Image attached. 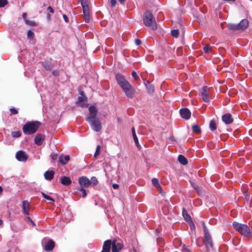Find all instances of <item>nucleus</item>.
Returning <instances> with one entry per match:
<instances>
[{"label": "nucleus", "instance_id": "nucleus-14", "mask_svg": "<svg viewBox=\"0 0 252 252\" xmlns=\"http://www.w3.org/2000/svg\"><path fill=\"white\" fill-rule=\"evenodd\" d=\"M112 247V242L111 240L105 241L102 247V250L101 252H110L111 247Z\"/></svg>", "mask_w": 252, "mask_h": 252}, {"label": "nucleus", "instance_id": "nucleus-17", "mask_svg": "<svg viewBox=\"0 0 252 252\" xmlns=\"http://www.w3.org/2000/svg\"><path fill=\"white\" fill-rule=\"evenodd\" d=\"M222 121L226 125H229L232 123L233 119L232 115L230 113H226L222 115Z\"/></svg>", "mask_w": 252, "mask_h": 252}, {"label": "nucleus", "instance_id": "nucleus-39", "mask_svg": "<svg viewBox=\"0 0 252 252\" xmlns=\"http://www.w3.org/2000/svg\"><path fill=\"white\" fill-rule=\"evenodd\" d=\"M191 185L192 187L197 191L198 193H199L201 191L200 189L198 187L195 183H191Z\"/></svg>", "mask_w": 252, "mask_h": 252}, {"label": "nucleus", "instance_id": "nucleus-46", "mask_svg": "<svg viewBox=\"0 0 252 252\" xmlns=\"http://www.w3.org/2000/svg\"><path fill=\"white\" fill-rule=\"evenodd\" d=\"M25 22L27 24L30 25L31 26L35 25V23L33 21H29L28 20H26Z\"/></svg>", "mask_w": 252, "mask_h": 252}, {"label": "nucleus", "instance_id": "nucleus-51", "mask_svg": "<svg viewBox=\"0 0 252 252\" xmlns=\"http://www.w3.org/2000/svg\"><path fill=\"white\" fill-rule=\"evenodd\" d=\"M47 9L49 10L50 12L52 13H53L54 12V10L51 6H49Z\"/></svg>", "mask_w": 252, "mask_h": 252}, {"label": "nucleus", "instance_id": "nucleus-62", "mask_svg": "<svg viewBox=\"0 0 252 252\" xmlns=\"http://www.w3.org/2000/svg\"><path fill=\"white\" fill-rule=\"evenodd\" d=\"M2 188L0 186V194L2 192Z\"/></svg>", "mask_w": 252, "mask_h": 252}, {"label": "nucleus", "instance_id": "nucleus-4", "mask_svg": "<svg viewBox=\"0 0 252 252\" xmlns=\"http://www.w3.org/2000/svg\"><path fill=\"white\" fill-rule=\"evenodd\" d=\"M143 22L145 26L151 27L153 30L157 29V25L150 11H147L144 13Z\"/></svg>", "mask_w": 252, "mask_h": 252}, {"label": "nucleus", "instance_id": "nucleus-22", "mask_svg": "<svg viewBox=\"0 0 252 252\" xmlns=\"http://www.w3.org/2000/svg\"><path fill=\"white\" fill-rule=\"evenodd\" d=\"M54 173H55L53 170L47 171L44 173V176L45 179L50 181L53 178Z\"/></svg>", "mask_w": 252, "mask_h": 252}, {"label": "nucleus", "instance_id": "nucleus-28", "mask_svg": "<svg viewBox=\"0 0 252 252\" xmlns=\"http://www.w3.org/2000/svg\"><path fill=\"white\" fill-rule=\"evenodd\" d=\"M152 181L154 186L156 187L158 189H160L161 192V187L160 184H159L158 179L157 178H153Z\"/></svg>", "mask_w": 252, "mask_h": 252}, {"label": "nucleus", "instance_id": "nucleus-5", "mask_svg": "<svg viewBox=\"0 0 252 252\" xmlns=\"http://www.w3.org/2000/svg\"><path fill=\"white\" fill-rule=\"evenodd\" d=\"M116 79L118 84L122 88L123 91L127 88L129 87V86L131 85L127 80H126V79L120 73H117L116 75Z\"/></svg>", "mask_w": 252, "mask_h": 252}, {"label": "nucleus", "instance_id": "nucleus-24", "mask_svg": "<svg viewBox=\"0 0 252 252\" xmlns=\"http://www.w3.org/2000/svg\"><path fill=\"white\" fill-rule=\"evenodd\" d=\"M70 159L69 156H60L59 157V162L63 165H65Z\"/></svg>", "mask_w": 252, "mask_h": 252}, {"label": "nucleus", "instance_id": "nucleus-12", "mask_svg": "<svg viewBox=\"0 0 252 252\" xmlns=\"http://www.w3.org/2000/svg\"><path fill=\"white\" fill-rule=\"evenodd\" d=\"M78 182L82 188H87L91 185V181L85 176L80 177Z\"/></svg>", "mask_w": 252, "mask_h": 252}, {"label": "nucleus", "instance_id": "nucleus-20", "mask_svg": "<svg viewBox=\"0 0 252 252\" xmlns=\"http://www.w3.org/2000/svg\"><path fill=\"white\" fill-rule=\"evenodd\" d=\"M249 25V22L247 19H243L238 24L239 30H243L246 29Z\"/></svg>", "mask_w": 252, "mask_h": 252}, {"label": "nucleus", "instance_id": "nucleus-61", "mask_svg": "<svg viewBox=\"0 0 252 252\" xmlns=\"http://www.w3.org/2000/svg\"><path fill=\"white\" fill-rule=\"evenodd\" d=\"M170 139L171 140V141H174V137L173 136H171L170 137Z\"/></svg>", "mask_w": 252, "mask_h": 252}, {"label": "nucleus", "instance_id": "nucleus-31", "mask_svg": "<svg viewBox=\"0 0 252 252\" xmlns=\"http://www.w3.org/2000/svg\"><path fill=\"white\" fill-rule=\"evenodd\" d=\"M209 127L212 131H214L217 129L216 123L215 120H212L210 122Z\"/></svg>", "mask_w": 252, "mask_h": 252}, {"label": "nucleus", "instance_id": "nucleus-47", "mask_svg": "<svg viewBox=\"0 0 252 252\" xmlns=\"http://www.w3.org/2000/svg\"><path fill=\"white\" fill-rule=\"evenodd\" d=\"M202 225H203V228H204V232L205 233V232H209L204 222H202Z\"/></svg>", "mask_w": 252, "mask_h": 252}, {"label": "nucleus", "instance_id": "nucleus-6", "mask_svg": "<svg viewBox=\"0 0 252 252\" xmlns=\"http://www.w3.org/2000/svg\"><path fill=\"white\" fill-rule=\"evenodd\" d=\"M210 88L207 86H204L199 90V95L206 102L210 101Z\"/></svg>", "mask_w": 252, "mask_h": 252}, {"label": "nucleus", "instance_id": "nucleus-45", "mask_svg": "<svg viewBox=\"0 0 252 252\" xmlns=\"http://www.w3.org/2000/svg\"><path fill=\"white\" fill-rule=\"evenodd\" d=\"M10 111L12 114H17L18 113V111L15 108H11Z\"/></svg>", "mask_w": 252, "mask_h": 252}, {"label": "nucleus", "instance_id": "nucleus-16", "mask_svg": "<svg viewBox=\"0 0 252 252\" xmlns=\"http://www.w3.org/2000/svg\"><path fill=\"white\" fill-rule=\"evenodd\" d=\"M180 113L182 118L188 120L191 115L189 110L187 108H182L180 111Z\"/></svg>", "mask_w": 252, "mask_h": 252}, {"label": "nucleus", "instance_id": "nucleus-50", "mask_svg": "<svg viewBox=\"0 0 252 252\" xmlns=\"http://www.w3.org/2000/svg\"><path fill=\"white\" fill-rule=\"evenodd\" d=\"M63 19H64V20L65 21V22H66V23L68 22V19L67 16L66 15L63 14Z\"/></svg>", "mask_w": 252, "mask_h": 252}, {"label": "nucleus", "instance_id": "nucleus-57", "mask_svg": "<svg viewBox=\"0 0 252 252\" xmlns=\"http://www.w3.org/2000/svg\"><path fill=\"white\" fill-rule=\"evenodd\" d=\"M26 220H29V221H31V220H31V219L30 218V217H26Z\"/></svg>", "mask_w": 252, "mask_h": 252}, {"label": "nucleus", "instance_id": "nucleus-53", "mask_svg": "<svg viewBox=\"0 0 252 252\" xmlns=\"http://www.w3.org/2000/svg\"><path fill=\"white\" fill-rule=\"evenodd\" d=\"M245 198L247 201H249L250 200V195L248 193H246Z\"/></svg>", "mask_w": 252, "mask_h": 252}, {"label": "nucleus", "instance_id": "nucleus-40", "mask_svg": "<svg viewBox=\"0 0 252 252\" xmlns=\"http://www.w3.org/2000/svg\"><path fill=\"white\" fill-rule=\"evenodd\" d=\"M203 50L206 53H209L211 51L210 47L209 45H206L203 47Z\"/></svg>", "mask_w": 252, "mask_h": 252}, {"label": "nucleus", "instance_id": "nucleus-63", "mask_svg": "<svg viewBox=\"0 0 252 252\" xmlns=\"http://www.w3.org/2000/svg\"><path fill=\"white\" fill-rule=\"evenodd\" d=\"M30 222H31V223H32L33 225H35V224H34V222H33L32 220H31Z\"/></svg>", "mask_w": 252, "mask_h": 252}, {"label": "nucleus", "instance_id": "nucleus-43", "mask_svg": "<svg viewBox=\"0 0 252 252\" xmlns=\"http://www.w3.org/2000/svg\"><path fill=\"white\" fill-rule=\"evenodd\" d=\"M50 157L52 159L53 161H54L56 159H57L58 155L55 153H52L50 155Z\"/></svg>", "mask_w": 252, "mask_h": 252}, {"label": "nucleus", "instance_id": "nucleus-26", "mask_svg": "<svg viewBox=\"0 0 252 252\" xmlns=\"http://www.w3.org/2000/svg\"><path fill=\"white\" fill-rule=\"evenodd\" d=\"M178 160L179 162L183 165H186L188 163L187 159L182 155L178 156Z\"/></svg>", "mask_w": 252, "mask_h": 252}, {"label": "nucleus", "instance_id": "nucleus-55", "mask_svg": "<svg viewBox=\"0 0 252 252\" xmlns=\"http://www.w3.org/2000/svg\"><path fill=\"white\" fill-rule=\"evenodd\" d=\"M58 73L59 72L57 70H54L52 73L53 75L57 76L58 75Z\"/></svg>", "mask_w": 252, "mask_h": 252}, {"label": "nucleus", "instance_id": "nucleus-64", "mask_svg": "<svg viewBox=\"0 0 252 252\" xmlns=\"http://www.w3.org/2000/svg\"><path fill=\"white\" fill-rule=\"evenodd\" d=\"M3 223V221L1 220L0 219V225H1Z\"/></svg>", "mask_w": 252, "mask_h": 252}, {"label": "nucleus", "instance_id": "nucleus-36", "mask_svg": "<svg viewBox=\"0 0 252 252\" xmlns=\"http://www.w3.org/2000/svg\"><path fill=\"white\" fill-rule=\"evenodd\" d=\"M101 147L100 145H97L95 150V152L94 154V157L96 158L97 156L100 154Z\"/></svg>", "mask_w": 252, "mask_h": 252}, {"label": "nucleus", "instance_id": "nucleus-30", "mask_svg": "<svg viewBox=\"0 0 252 252\" xmlns=\"http://www.w3.org/2000/svg\"><path fill=\"white\" fill-rule=\"evenodd\" d=\"M229 30L232 31H239L238 24H229L228 25Z\"/></svg>", "mask_w": 252, "mask_h": 252}, {"label": "nucleus", "instance_id": "nucleus-42", "mask_svg": "<svg viewBox=\"0 0 252 252\" xmlns=\"http://www.w3.org/2000/svg\"><path fill=\"white\" fill-rule=\"evenodd\" d=\"M7 3V0H0V7H4Z\"/></svg>", "mask_w": 252, "mask_h": 252}, {"label": "nucleus", "instance_id": "nucleus-23", "mask_svg": "<svg viewBox=\"0 0 252 252\" xmlns=\"http://www.w3.org/2000/svg\"><path fill=\"white\" fill-rule=\"evenodd\" d=\"M61 183L65 186H68L71 183V180L68 177L63 176L60 178Z\"/></svg>", "mask_w": 252, "mask_h": 252}, {"label": "nucleus", "instance_id": "nucleus-41", "mask_svg": "<svg viewBox=\"0 0 252 252\" xmlns=\"http://www.w3.org/2000/svg\"><path fill=\"white\" fill-rule=\"evenodd\" d=\"M131 75L135 79V80H138V79H139V77L138 76L136 71H133L131 73Z\"/></svg>", "mask_w": 252, "mask_h": 252}, {"label": "nucleus", "instance_id": "nucleus-44", "mask_svg": "<svg viewBox=\"0 0 252 252\" xmlns=\"http://www.w3.org/2000/svg\"><path fill=\"white\" fill-rule=\"evenodd\" d=\"M34 33L32 31H28L27 32V36L29 38H32L33 36Z\"/></svg>", "mask_w": 252, "mask_h": 252}, {"label": "nucleus", "instance_id": "nucleus-60", "mask_svg": "<svg viewBox=\"0 0 252 252\" xmlns=\"http://www.w3.org/2000/svg\"><path fill=\"white\" fill-rule=\"evenodd\" d=\"M185 252H190V250L189 249H185Z\"/></svg>", "mask_w": 252, "mask_h": 252}, {"label": "nucleus", "instance_id": "nucleus-38", "mask_svg": "<svg viewBox=\"0 0 252 252\" xmlns=\"http://www.w3.org/2000/svg\"><path fill=\"white\" fill-rule=\"evenodd\" d=\"M91 185L92 184L94 186L96 185L98 183V181L96 177H92L91 178Z\"/></svg>", "mask_w": 252, "mask_h": 252}, {"label": "nucleus", "instance_id": "nucleus-52", "mask_svg": "<svg viewBox=\"0 0 252 252\" xmlns=\"http://www.w3.org/2000/svg\"><path fill=\"white\" fill-rule=\"evenodd\" d=\"M112 186L114 189H118L119 187L117 184H113Z\"/></svg>", "mask_w": 252, "mask_h": 252}, {"label": "nucleus", "instance_id": "nucleus-21", "mask_svg": "<svg viewBox=\"0 0 252 252\" xmlns=\"http://www.w3.org/2000/svg\"><path fill=\"white\" fill-rule=\"evenodd\" d=\"M30 204L27 201H23L22 202V209L23 213L25 215H29V210Z\"/></svg>", "mask_w": 252, "mask_h": 252}, {"label": "nucleus", "instance_id": "nucleus-9", "mask_svg": "<svg viewBox=\"0 0 252 252\" xmlns=\"http://www.w3.org/2000/svg\"><path fill=\"white\" fill-rule=\"evenodd\" d=\"M83 11L85 17V20L86 23H89L90 20V9L87 3L82 4Z\"/></svg>", "mask_w": 252, "mask_h": 252}, {"label": "nucleus", "instance_id": "nucleus-35", "mask_svg": "<svg viewBox=\"0 0 252 252\" xmlns=\"http://www.w3.org/2000/svg\"><path fill=\"white\" fill-rule=\"evenodd\" d=\"M41 194L43 196V197L45 198L46 199L48 200H49V201H51L53 202H54L55 201L54 199L53 198H52V197H51L50 196H48V195L46 194L45 193H44L43 192H41Z\"/></svg>", "mask_w": 252, "mask_h": 252}, {"label": "nucleus", "instance_id": "nucleus-3", "mask_svg": "<svg viewBox=\"0 0 252 252\" xmlns=\"http://www.w3.org/2000/svg\"><path fill=\"white\" fill-rule=\"evenodd\" d=\"M234 229L245 237L252 236V231L248 226L245 224L240 223L234 221L232 223Z\"/></svg>", "mask_w": 252, "mask_h": 252}, {"label": "nucleus", "instance_id": "nucleus-37", "mask_svg": "<svg viewBox=\"0 0 252 252\" xmlns=\"http://www.w3.org/2000/svg\"><path fill=\"white\" fill-rule=\"evenodd\" d=\"M171 33L172 36L176 38L178 36L179 32L178 30H173L171 31Z\"/></svg>", "mask_w": 252, "mask_h": 252}, {"label": "nucleus", "instance_id": "nucleus-1", "mask_svg": "<svg viewBox=\"0 0 252 252\" xmlns=\"http://www.w3.org/2000/svg\"><path fill=\"white\" fill-rule=\"evenodd\" d=\"M89 114L86 118L92 129L96 132L100 131L102 129L101 123L97 117V110L94 106H91L89 108Z\"/></svg>", "mask_w": 252, "mask_h": 252}, {"label": "nucleus", "instance_id": "nucleus-7", "mask_svg": "<svg viewBox=\"0 0 252 252\" xmlns=\"http://www.w3.org/2000/svg\"><path fill=\"white\" fill-rule=\"evenodd\" d=\"M203 243L205 245L207 251H209L211 249H213V243L209 232L204 233Z\"/></svg>", "mask_w": 252, "mask_h": 252}, {"label": "nucleus", "instance_id": "nucleus-49", "mask_svg": "<svg viewBox=\"0 0 252 252\" xmlns=\"http://www.w3.org/2000/svg\"><path fill=\"white\" fill-rule=\"evenodd\" d=\"M135 43L136 45H140L141 44V41L139 39H136L135 40Z\"/></svg>", "mask_w": 252, "mask_h": 252}, {"label": "nucleus", "instance_id": "nucleus-27", "mask_svg": "<svg viewBox=\"0 0 252 252\" xmlns=\"http://www.w3.org/2000/svg\"><path fill=\"white\" fill-rule=\"evenodd\" d=\"M183 216L187 221H191V218L190 216L188 214L185 209H183Z\"/></svg>", "mask_w": 252, "mask_h": 252}, {"label": "nucleus", "instance_id": "nucleus-48", "mask_svg": "<svg viewBox=\"0 0 252 252\" xmlns=\"http://www.w3.org/2000/svg\"><path fill=\"white\" fill-rule=\"evenodd\" d=\"M110 2L111 6L114 7L116 5L117 1L116 0H111Z\"/></svg>", "mask_w": 252, "mask_h": 252}, {"label": "nucleus", "instance_id": "nucleus-18", "mask_svg": "<svg viewBox=\"0 0 252 252\" xmlns=\"http://www.w3.org/2000/svg\"><path fill=\"white\" fill-rule=\"evenodd\" d=\"M44 137L45 135L43 134H37L34 138V143L38 146L41 145L44 140Z\"/></svg>", "mask_w": 252, "mask_h": 252}, {"label": "nucleus", "instance_id": "nucleus-8", "mask_svg": "<svg viewBox=\"0 0 252 252\" xmlns=\"http://www.w3.org/2000/svg\"><path fill=\"white\" fill-rule=\"evenodd\" d=\"M82 96H80L78 97V100L77 101V104L83 108L87 107L88 104H86L87 101V97L84 95V93L82 92L81 93Z\"/></svg>", "mask_w": 252, "mask_h": 252}, {"label": "nucleus", "instance_id": "nucleus-56", "mask_svg": "<svg viewBox=\"0 0 252 252\" xmlns=\"http://www.w3.org/2000/svg\"><path fill=\"white\" fill-rule=\"evenodd\" d=\"M22 17L23 18L25 19L26 18V17H27V14L26 13H23L22 14Z\"/></svg>", "mask_w": 252, "mask_h": 252}, {"label": "nucleus", "instance_id": "nucleus-58", "mask_svg": "<svg viewBox=\"0 0 252 252\" xmlns=\"http://www.w3.org/2000/svg\"><path fill=\"white\" fill-rule=\"evenodd\" d=\"M47 18L48 20H50L51 18V15L49 14H47Z\"/></svg>", "mask_w": 252, "mask_h": 252}, {"label": "nucleus", "instance_id": "nucleus-25", "mask_svg": "<svg viewBox=\"0 0 252 252\" xmlns=\"http://www.w3.org/2000/svg\"><path fill=\"white\" fill-rule=\"evenodd\" d=\"M131 131H132V136H133V139H134V142L135 143V145L136 146V147L138 148V149H140V145L138 142V138L136 135V133H135V129H134V127H133L132 128V129H131Z\"/></svg>", "mask_w": 252, "mask_h": 252}, {"label": "nucleus", "instance_id": "nucleus-2", "mask_svg": "<svg viewBox=\"0 0 252 252\" xmlns=\"http://www.w3.org/2000/svg\"><path fill=\"white\" fill-rule=\"evenodd\" d=\"M40 125L38 121L28 122L23 126V132L27 135L32 134L36 132Z\"/></svg>", "mask_w": 252, "mask_h": 252}, {"label": "nucleus", "instance_id": "nucleus-10", "mask_svg": "<svg viewBox=\"0 0 252 252\" xmlns=\"http://www.w3.org/2000/svg\"><path fill=\"white\" fill-rule=\"evenodd\" d=\"M112 242V252H119L123 248L122 242H118L116 240H113Z\"/></svg>", "mask_w": 252, "mask_h": 252}, {"label": "nucleus", "instance_id": "nucleus-13", "mask_svg": "<svg viewBox=\"0 0 252 252\" xmlns=\"http://www.w3.org/2000/svg\"><path fill=\"white\" fill-rule=\"evenodd\" d=\"M43 246L45 251L49 252L54 249L55 247V243L53 240L48 239L47 240V242H45Z\"/></svg>", "mask_w": 252, "mask_h": 252}, {"label": "nucleus", "instance_id": "nucleus-34", "mask_svg": "<svg viewBox=\"0 0 252 252\" xmlns=\"http://www.w3.org/2000/svg\"><path fill=\"white\" fill-rule=\"evenodd\" d=\"M11 135L14 138H18L21 135V133L20 131H12L11 132Z\"/></svg>", "mask_w": 252, "mask_h": 252}, {"label": "nucleus", "instance_id": "nucleus-54", "mask_svg": "<svg viewBox=\"0 0 252 252\" xmlns=\"http://www.w3.org/2000/svg\"><path fill=\"white\" fill-rule=\"evenodd\" d=\"M81 1V5L82 4H85V3H87V0H80Z\"/></svg>", "mask_w": 252, "mask_h": 252}, {"label": "nucleus", "instance_id": "nucleus-11", "mask_svg": "<svg viewBox=\"0 0 252 252\" xmlns=\"http://www.w3.org/2000/svg\"><path fill=\"white\" fill-rule=\"evenodd\" d=\"M15 157L18 160L23 162L27 161L28 158V155L23 151H18L16 154Z\"/></svg>", "mask_w": 252, "mask_h": 252}, {"label": "nucleus", "instance_id": "nucleus-33", "mask_svg": "<svg viewBox=\"0 0 252 252\" xmlns=\"http://www.w3.org/2000/svg\"><path fill=\"white\" fill-rule=\"evenodd\" d=\"M77 190L78 191H81L82 192V197L84 198L87 195V192L86 190L84 189V188H78L77 189Z\"/></svg>", "mask_w": 252, "mask_h": 252}, {"label": "nucleus", "instance_id": "nucleus-19", "mask_svg": "<svg viewBox=\"0 0 252 252\" xmlns=\"http://www.w3.org/2000/svg\"><path fill=\"white\" fill-rule=\"evenodd\" d=\"M143 80L145 81L144 84L146 87V88L147 89L148 92L150 94H152L155 91L154 86L150 83L149 81H146L145 78H143Z\"/></svg>", "mask_w": 252, "mask_h": 252}, {"label": "nucleus", "instance_id": "nucleus-59", "mask_svg": "<svg viewBox=\"0 0 252 252\" xmlns=\"http://www.w3.org/2000/svg\"><path fill=\"white\" fill-rule=\"evenodd\" d=\"M126 0H119V1L121 3H124Z\"/></svg>", "mask_w": 252, "mask_h": 252}, {"label": "nucleus", "instance_id": "nucleus-32", "mask_svg": "<svg viewBox=\"0 0 252 252\" xmlns=\"http://www.w3.org/2000/svg\"><path fill=\"white\" fill-rule=\"evenodd\" d=\"M192 130L194 132L197 134L201 132V129L200 127L196 125H193L192 126Z\"/></svg>", "mask_w": 252, "mask_h": 252}, {"label": "nucleus", "instance_id": "nucleus-15", "mask_svg": "<svg viewBox=\"0 0 252 252\" xmlns=\"http://www.w3.org/2000/svg\"><path fill=\"white\" fill-rule=\"evenodd\" d=\"M125 94L129 98H133L135 93V90L133 87L130 85L129 87L123 90Z\"/></svg>", "mask_w": 252, "mask_h": 252}, {"label": "nucleus", "instance_id": "nucleus-29", "mask_svg": "<svg viewBox=\"0 0 252 252\" xmlns=\"http://www.w3.org/2000/svg\"><path fill=\"white\" fill-rule=\"evenodd\" d=\"M42 65L47 70H50L53 68V65L51 63L45 62L42 63Z\"/></svg>", "mask_w": 252, "mask_h": 252}]
</instances>
